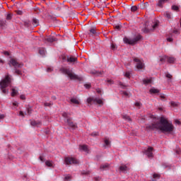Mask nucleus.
<instances>
[{"label": "nucleus", "mask_w": 181, "mask_h": 181, "mask_svg": "<svg viewBox=\"0 0 181 181\" xmlns=\"http://www.w3.org/2000/svg\"><path fill=\"white\" fill-rule=\"evenodd\" d=\"M141 40V35H137V36H134V38L124 37L123 38V42L130 45H134V44H136V42H139V40Z\"/></svg>", "instance_id": "5"}, {"label": "nucleus", "mask_w": 181, "mask_h": 181, "mask_svg": "<svg viewBox=\"0 0 181 181\" xmlns=\"http://www.w3.org/2000/svg\"><path fill=\"white\" fill-rule=\"evenodd\" d=\"M119 170L121 171L122 173H127V171L129 170V168H127V165L122 164L119 167Z\"/></svg>", "instance_id": "14"}, {"label": "nucleus", "mask_w": 181, "mask_h": 181, "mask_svg": "<svg viewBox=\"0 0 181 181\" xmlns=\"http://www.w3.org/2000/svg\"><path fill=\"white\" fill-rule=\"evenodd\" d=\"M90 74H93L95 76H102V71H90Z\"/></svg>", "instance_id": "21"}, {"label": "nucleus", "mask_w": 181, "mask_h": 181, "mask_svg": "<svg viewBox=\"0 0 181 181\" xmlns=\"http://www.w3.org/2000/svg\"><path fill=\"white\" fill-rule=\"evenodd\" d=\"M11 82H12V78H11L9 75H6V78L1 80L0 89L3 94H7V93H8V90H7V87H9V83Z\"/></svg>", "instance_id": "2"}, {"label": "nucleus", "mask_w": 181, "mask_h": 181, "mask_svg": "<svg viewBox=\"0 0 181 181\" xmlns=\"http://www.w3.org/2000/svg\"><path fill=\"white\" fill-rule=\"evenodd\" d=\"M160 62L161 63L167 62L173 64L176 63V58H174L173 57L163 56L160 57Z\"/></svg>", "instance_id": "6"}, {"label": "nucleus", "mask_w": 181, "mask_h": 181, "mask_svg": "<svg viewBox=\"0 0 181 181\" xmlns=\"http://www.w3.org/2000/svg\"><path fill=\"white\" fill-rule=\"evenodd\" d=\"M160 178V175L158 174H153V180Z\"/></svg>", "instance_id": "41"}, {"label": "nucleus", "mask_w": 181, "mask_h": 181, "mask_svg": "<svg viewBox=\"0 0 181 181\" xmlns=\"http://www.w3.org/2000/svg\"><path fill=\"white\" fill-rule=\"evenodd\" d=\"M16 107H19V103L16 101L12 102V110H16Z\"/></svg>", "instance_id": "25"}, {"label": "nucleus", "mask_w": 181, "mask_h": 181, "mask_svg": "<svg viewBox=\"0 0 181 181\" xmlns=\"http://www.w3.org/2000/svg\"><path fill=\"white\" fill-rule=\"evenodd\" d=\"M15 74L17 75H21V71L19 69H15Z\"/></svg>", "instance_id": "46"}, {"label": "nucleus", "mask_w": 181, "mask_h": 181, "mask_svg": "<svg viewBox=\"0 0 181 181\" xmlns=\"http://www.w3.org/2000/svg\"><path fill=\"white\" fill-rule=\"evenodd\" d=\"M109 168V164H103V165H100V170H107V168Z\"/></svg>", "instance_id": "26"}, {"label": "nucleus", "mask_w": 181, "mask_h": 181, "mask_svg": "<svg viewBox=\"0 0 181 181\" xmlns=\"http://www.w3.org/2000/svg\"><path fill=\"white\" fill-rule=\"evenodd\" d=\"M30 126L33 127H40V126H42V122L36 120L30 121Z\"/></svg>", "instance_id": "15"}, {"label": "nucleus", "mask_w": 181, "mask_h": 181, "mask_svg": "<svg viewBox=\"0 0 181 181\" xmlns=\"http://www.w3.org/2000/svg\"><path fill=\"white\" fill-rule=\"evenodd\" d=\"M65 165H78V160L72 157H65Z\"/></svg>", "instance_id": "8"}, {"label": "nucleus", "mask_w": 181, "mask_h": 181, "mask_svg": "<svg viewBox=\"0 0 181 181\" xmlns=\"http://www.w3.org/2000/svg\"><path fill=\"white\" fill-rule=\"evenodd\" d=\"M178 34V31L174 30V35Z\"/></svg>", "instance_id": "64"}, {"label": "nucleus", "mask_w": 181, "mask_h": 181, "mask_svg": "<svg viewBox=\"0 0 181 181\" xmlns=\"http://www.w3.org/2000/svg\"><path fill=\"white\" fill-rule=\"evenodd\" d=\"M51 72V67L47 68V73Z\"/></svg>", "instance_id": "57"}, {"label": "nucleus", "mask_w": 181, "mask_h": 181, "mask_svg": "<svg viewBox=\"0 0 181 181\" xmlns=\"http://www.w3.org/2000/svg\"><path fill=\"white\" fill-rule=\"evenodd\" d=\"M5 116H4L3 115H0V120L3 119V118H4Z\"/></svg>", "instance_id": "59"}, {"label": "nucleus", "mask_w": 181, "mask_h": 181, "mask_svg": "<svg viewBox=\"0 0 181 181\" xmlns=\"http://www.w3.org/2000/svg\"><path fill=\"white\" fill-rule=\"evenodd\" d=\"M174 124H176V125H180V121H178V119L174 120Z\"/></svg>", "instance_id": "48"}, {"label": "nucleus", "mask_w": 181, "mask_h": 181, "mask_svg": "<svg viewBox=\"0 0 181 181\" xmlns=\"http://www.w3.org/2000/svg\"><path fill=\"white\" fill-rule=\"evenodd\" d=\"M90 136H97V132L90 133Z\"/></svg>", "instance_id": "52"}, {"label": "nucleus", "mask_w": 181, "mask_h": 181, "mask_svg": "<svg viewBox=\"0 0 181 181\" xmlns=\"http://www.w3.org/2000/svg\"><path fill=\"white\" fill-rule=\"evenodd\" d=\"M12 19V14H8V16H6V20H11Z\"/></svg>", "instance_id": "43"}, {"label": "nucleus", "mask_w": 181, "mask_h": 181, "mask_svg": "<svg viewBox=\"0 0 181 181\" xmlns=\"http://www.w3.org/2000/svg\"><path fill=\"white\" fill-rule=\"evenodd\" d=\"M31 110L30 107L26 109V114L23 113V112H19V117H23V115H30Z\"/></svg>", "instance_id": "16"}, {"label": "nucleus", "mask_w": 181, "mask_h": 181, "mask_svg": "<svg viewBox=\"0 0 181 181\" xmlns=\"http://www.w3.org/2000/svg\"><path fill=\"white\" fill-rule=\"evenodd\" d=\"M119 87L121 88V89L124 90L125 88L127 87L125 84L122 83V82H119Z\"/></svg>", "instance_id": "28"}, {"label": "nucleus", "mask_w": 181, "mask_h": 181, "mask_svg": "<svg viewBox=\"0 0 181 181\" xmlns=\"http://www.w3.org/2000/svg\"><path fill=\"white\" fill-rule=\"evenodd\" d=\"M134 107H137V109L141 108V103H139V102L134 103Z\"/></svg>", "instance_id": "34"}, {"label": "nucleus", "mask_w": 181, "mask_h": 181, "mask_svg": "<svg viewBox=\"0 0 181 181\" xmlns=\"http://www.w3.org/2000/svg\"><path fill=\"white\" fill-rule=\"evenodd\" d=\"M51 103H45V107H50Z\"/></svg>", "instance_id": "51"}, {"label": "nucleus", "mask_w": 181, "mask_h": 181, "mask_svg": "<svg viewBox=\"0 0 181 181\" xmlns=\"http://www.w3.org/2000/svg\"><path fill=\"white\" fill-rule=\"evenodd\" d=\"M121 94L123 95V96H125V97L129 96V93H127V92H125V91H121Z\"/></svg>", "instance_id": "44"}, {"label": "nucleus", "mask_w": 181, "mask_h": 181, "mask_svg": "<svg viewBox=\"0 0 181 181\" xmlns=\"http://www.w3.org/2000/svg\"><path fill=\"white\" fill-rule=\"evenodd\" d=\"M1 28L5 27V21H0Z\"/></svg>", "instance_id": "45"}, {"label": "nucleus", "mask_w": 181, "mask_h": 181, "mask_svg": "<svg viewBox=\"0 0 181 181\" xmlns=\"http://www.w3.org/2000/svg\"><path fill=\"white\" fill-rule=\"evenodd\" d=\"M37 25H38L37 19L33 18V26H37Z\"/></svg>", "instance_id": "40"}, {"label": "nucleus", "mask_w": 181, "mask_h": 181, "mask_svg": "<svg viewBox=\"0 0 181 181\" xmlns=\"http://www.w3.org/2000/svg\"><path fill=\"white\" fill-rule=\"evenodd\" d=\"M173 41V35L170 34L169 35H167V42H171Z\"/></svg>", "instance_id": "23"}, {"label": "nucleus", "mask_w": 181, "mask_h": 181, "mask_svg": "<svg viewBox=\"0 0 181 181\" xmlns=\"http://www.w3.org/2000/svg\"><path fill=\"white\" fill-rule=\"evenodd\" d=\"M112 50H116V45L112 44Z\"/></svg>", "instance_id": "53"}, {"label": "nucleus", "mask_w": 181, "mask_h": 181, "mask_svg": "<svg viewBox=\"0 0 181 181\" xmlns=\"http://www.w3.org/2000/svg\"><path fill=\"white\" fill-rule=\"evenodd\" d=\"M90 173V172L88 171V170H83L81 171V175H88V174Z\"/></svg>", "instance_id": "36"}, {"label": "nucleus", "mask_w": 181, "mask_h": 181, "mask_svg": "<svg viewBox=\"0 0 181 181\" xmlns=\"http://www.w3.org/2000/svg\"><path fill=\"white\" fill-rule=\"evenodd\" d=\"M10 90L12 91L11 93H10V95L12 97L16 96V94H18V91H16V89L14 88H12Z\"/></svg>", "instance_id": "22"}, {"label": "nucleus", "mask_w": 181, "mask_h": 181, "mask_svg": "<svg viewBox=\"0 0 181 181\" xmlns=\"http://www.w3.org/2000/svg\"><path fill=\"white\" fill-rule=\"evenodd\" d=\"M19 99L25 100V95H19Z\"/></svg>", "instance_id": "49"}, {"label": "nucleus", "mask_w": 181, "mask_h": 181, "mask_svg": "<svg viewBox=\"0 0 181 181\" xmlns=\"http://www.w3.org/2000/svg\"><path fill=\"white\" fill-rule=\"evenodd\" d=\"M134 67L137 68L139 70L144 69V61H141V59L139 58H134Z\"/></svg>", "instance_id": "9"}, {"label": "nucleus", "mask_w": 181, "mask_h": 181, "mask_svg": "<svg viewBox=\"0 0 181 181\" xmlns=\"http://www.w3.org/2000/svg\"><path fill=\"white\" fill-rule=\"evenodd\" d=\"M37 52H39L40 55L44 56V54H45V50H44V48H40Z\"/></svg>", "instance_id": "27"}, {"label": "nucleus", "mask_w": 181, "mask_h": 181, "mask_svg": "<svg viewBox=\"0 0 181 181\" xmlns=\"http://www.w3.org/2000/svg\"><path fill=\"white\" fill-rule=\"evenodd\" d=\"M40 161L45 162V165L47 167L53 168V163L49 160L44 161V158L42 156H40Z\"/></svg>", "instance_id": "13"}, {"label": "nucleus", "mask_w": 181, "mask_h": 181, "mask_svg": "<svg viewBox=\"0 0 181 181\" xmlns=\"http://www.w3.org/2000/svg\"><path fill=\"white\" fill-rule=\"evenodd\" d=\"M62 116L63 119H64L65 124H68V127H70V130L76 129V124L72 122V118L69 117V113L63 112Z\"/></svg>", "instance_id": "4"}, {"label": "nucleus", "mask_w": 181, "mask_h": 181, "mask_svg": "<svg viewBox=\"0 0 181 181\" xmlns=\"http://www.w3.org/2000/svg\"><path fill=\"white\" fill-rule=\"evenodd\" d=\"M79 151L88 153V146L86 145L79 146Z\"/></svg>", "instance_id": "17"}, {"label": "nucleus", "mask_w": 181, "mask_h": 181, "mask_svg": "<svg viewBox=\"0 0 181 181\" xmlns=\"http://www.w3.org/2000/svg\"><path fill=\"white\" fill-rule=\"evenodd\" d=\"M165 76L167 77V78H171V75L169 74H165Z\"/></svg>", "instance_id": "54"}, {"label": "nucleus", "mask_w": 181, "mask_h": 181, "mask_svg": "<svg viewBox=\"0 0 181 181\" xmlns=\"http://www.w3.org/2000/svg\"><path fill=\"white\" fill-rule=\"evenodd\" d=\"M130 11H132V12L136 11V6H132V7H130Z\"/></svg>", "instance_id": "38"}, {"label": "nucleus", "mask_w": 181, "mask_h": 181, "mask_svg": "<svg viewBox=\"0 0 181 181\" xmlns=\"http://www.w3.org/2000/svg\"><path fill=\"white\" fill-rule=\"evenodd\" d=\"M148 92H150L152 94H156L157 93H158V90H157V89L155 88H151V90H148Z\"/></svg>", "instance_id": "32"}, {"label": "nucleus", "mask_w": 181, "mask_h": 181, "mask_svg": "<svg viewBox=\"0 0 181 181\" xmlns=\"http://www.w3.org/2000/svg\"><path fill=\"white\" fill-rule=\"evenodd\" d=\"M45 41H46L47 42H49V43L56 42V37H48L47 38H45Z\"/></svg>", "instance_id": "19"}, {"label": "nucleus", "mask_w": 181, "mask_h": 181, "mask_svg": "<svg viewBox=\"0 0 181 181\" xmlns=\"http://www.w3.org/2000/svg\"><path fill=\"white\" fill-rule=\"evenodd\" d=\"M172 10L174 11H178V6H172Z\"/></svg>", "instance_id": "42"}, {"label": "nucleus", "mask_w": 181, "mask_h": 181, "mask_svg": "<svg viewBox=\"0 0 181 181\" xmlns=\"http://www.w3.org/2000/svg\"><path fill=\"white\" fill-rule=\"evenodd\" d=\"M3 54L6 55V56H8L9 53L7 52H3Z\"/></svg>", "instance_id": "56"}, {"label": "nucleus", "mask_w": 181, "mask_h": 181, "mask_svg": "<svg viewBox=\"0 0 181 181\" xmlns=\"http://www.w3.org/2000/svg\"><path fill=\"white\" fill-rule=\"evenodd\" d=\"M88 32L90 33V35H97V32L95 31V28H90V30H88Z\"/></svg>", "instance_id": "30"}, {"label": "nucleus", "mask_w": 181, "mask_h": 181, "mask_svg": "<svg viewBox=\"0 0 181 181\" xmlns=\"http://www.w3.org/2000/svg\"><path fill=\"white\" fill-rule=\"evenodd\" d=\"M165 17L167 18V19H171V13L165 12Z\"/></svg>", "instance_id": "31"}, {"label": "nucleus", "mask_w": 181, "mask_h": 181, "mask_svg": "<svg viewBox=\"0 0 181 181\" xmlns=\"http://www.w3.org/2000/svg\"><path fill=\"white\" fill-rule=\"evenodd\" d=\"M144 155H146V157L148 158H153V148L148 147L144 150Z\"/></svg>", "instance_id": "11"}, {"label": "nucleus", "mask_w": 181, "mask_h": 181, "mask_svg": "<svg viewBox=\"0 0 181 181\" xmlns=\"http://www.w3.org/2000/svg\"><path fill=\"white\" fill-rule=\"evenodd\" d=\"M164 4V0H159L158 1V6L162 7V5Z\"/></svg>", "instance_id": "35"}, {"label": "nucleus", "mask_w": 181, "mask_h": 181, "mask_svg": "<svg viewBox=\"0 0 181 181\" xmlns=\"http://www.w3.org/2000/svg\"><path fill=\"white\" fill-rule=\"evenodd\" d=\"M155 29H157V21L153 22L151 25H146V33L155 30Z\"/></svg>", "instance_id": "12"}, {"label": "nucleus", "mask_w": 181, "mask_h": 181, "mask_svg": "<svg viewBox=\"0 0 181 181\" xmlns=\"http://www.w3.org/2000/svg\"><path fill=\"white\" fill-rule=\"evenodd\" d=\"M61 73L68 76V78H70V80H75L81 81V76H78L74 73H72L71 70L65 68H61Z\"/></svg>", "instance_id": "3"}, {"label": "nucleus", "mask_w": 181, "mask_h": 181, "mask_svg": "<svg viewBox=\"0 0 181 181\" xmlns=\"http://www.w3.org/2000/svg\"><path fill=\"white\" fill-rule=\"evenodd\" d=\"M153 80H151V78L144 79V84L145 85L151 84Z\"/></svg>", "instance_id": "24"}, {"label": "nucleus", "mask_w": 181, "mask_h": 181, "mask_svg": "<svg viewBox=\"0 0 181 181\" xmlns=\"http://www.w3.org/2000/svg\"><path fill=\"white\" fill-rule=\"evenodd\" d=\"M86 103L92 105H102V99L98 98H88V99H86Z\"/></svg>", "instance_id": "7"}, {"label": "nucleus", "mask_w": 181, "mask_h": 181, "mask_svg": "<svg viewBox=\"0 0 181 181\" xmlns=\"http://www.w3.org/2000/svg\"><path fill=\"white\" fill-rule=\"evenodd\" d=\"M17 15H21V11H17Z\"/></svg>", "instance_id": "63"}, {"label": "nucleus", "mask_w": 181, "mask_h": 181, "mask_svg": "<svg viewBox=\"0 0 181 181\" xmlns=\"http://www.w3.org/2000/svg\"><path fill=\"white\" fill-rule=\"evenodd\" d=\"M70 103L72 105H78V99L76 98H70Z\"/></svg>", "instance_id": "20"}, {"label": "nucleus", "mask_w": 181, "mask_h": 181, "mask_svg": "<svg viewBox=\"0 0 181 181\" xmlns=\"http://www.w3.org/2000/svg\"><path fill=\"white\" fill-rule=\"evenodd\" d=\"M160 98L164 99V95H160Z\"/></svg>", "instance_id": "62"}, {"label": "nucleus", "mask_w": 181, "mask_h": 181, "mask_svg": "<svg viewBox=\"0 0 181 181\" xmlns=\"http://www.w3.org/2000/svg\"><path fill=\"white\" fill-rule=\"evenodd\" d=\"M96 92H98V93H99V94H100V93H101V92H102V90H100V89H98V90H96Z\"/></svg>", "instance_id": "61"}, {"label": "nucleus", "mask_w": 181, "mask_h": 181, "mask_svg": "<svg viewBox=\"0 0 181 181\" xmlns=\"http://www.w3.org/2000/svg\"><path fill=\"white\" fill-rule=\"evenodd\" d=\"M176 154H180V150L176 149Z\"/></svg>", "instance_id": "58"}, {"label": "nucleus", "mask_w": 181, "mask_h": 181, "mask_svg": "<svg viewBox=\"0 0 181 181\" xmlns=\"http://www.w3.org/2000/svg\"><path fill=\"white\" fill-rule=\"evenodd\" d=\"M107 83H109V85L113 84V81L110 79L107 80Z\"/></svg>", "instance_id": "50"}, {"label": "nucleus", "mask_w": 181, "mask_h": 181, "mask_svg": "<svg viewBox=\"0 0 181 181\" xmlns=\"http://www.w3.org/2000/svg\"><path fill=\"white\" fill-rule=\"evenodd\" d=\"M84 88L86 89L90 88V84H88V83L84 84Z\"/></svg>", "instance_id": "47"}, {"label": "nucleus", "mask_w": 181, "mask_h": 181, "mask_svg": "<svg viewBox=\"0 0 181 181\" xmlns=\"http://www.w3.org/2000/svg\"><path fill=\"white\" fill-rule=\"evenodd\" d=\"M170 105H172V107H176L177 104L175 102L170 103Z\"/></svg>", "instance_id": "55"}, {"label": "nucleus", "mask_w": 181, "mask_h": 181, "mask_svg": "<svg viewBox=\"0 0 181 181\" xmlns=\"http://www.w3.org/2000/svg\"><path fill=\"white\" fill-rule=\"evenodd\" d=\"M8 65H10V66L15 67V69H21V67L23 66V64L16 62V60L14 59H10Z\"/></svg>", "instance_id": "10"}, {"label": "nucleus", "mask_w": 181, "mask_h": 181, "mask_svg": "<svg viewBox=\"0 0 181 181\" xmlns=\"http://www.w3.org/2000/svg\"><path fill=\"white\" fill-rule=\"evenodd\" d=\"M105 148H109V140L105 139Z\"/></svg>", "instance_id": "39"}, {"label": "nucleus", "mask_w": 181, "mask_h": 181, "mask_svg": "<svg viewBox=\"0 0 181 181\" xmlns=\"http://www.w3.org/2000/svg\"><path fill=\"white\" fill-rule=\"evenodd\" d=\"M65 61H68L69 63H74L76 62V58L73 57H69L68 58H65Z\"/></svg>", "instance_id": "18"}, {"label": "nucleus", "mask_w": 181, "mask_h": 181, "mask_svg": "<svg viewBox=\"0 0 181 181\" xmlns=\"http://www.w3.org/2000/svg\"><path fill=\"white\" fill-rule=\"evenodd\" d=\"M4 62L3 59H0V66H3Z\"/></svg>", "instance_id": "60"}, {"label": "nucleus", "mask_w": 181, "mask_h": 181, "mask_svg": "<svg viewBox=\"0 0 181 181\" xmlns=\"http://www.w3.org/2000/svg\"><path fill=\"white\" fill-rule=\"evenodd\" d=\"M147 130L160 131L164 134H173V124L171 122L166 120L164 117H160V120L153 122V124L146 125Z\"/></svg>", "instance_id": "1"}, {"label": "nucleus", "mask_w": 181, "mask_h": 181, "mask_svg": "<svg viewBox=\"0 0 181 181\" xmlns=\"http://www.w3.org/2000/svg\"><path fill=\"white\" fill-rule=\"evenodd\" d=\"M123 119H125V121H131V119H129V117L127 115H123Z\"/></svg>", "instance_id": "37"}, {"label": "nucleus", "mask_w": 181, "mask_h": 181, "mask_svg": "<svg viewBox=\"0 0 181 181\" xmlns=\"http://www.w3.org/2000/svg\"><path fill=\"white\" fill-rule=\"evenodd\" d=\"M71 179H72V177L69 175H65V177H63V181H69Z\"/></svg>", "instance_id": "29"}, {"label": "nucleus", "mask_w": 181, "mask_h": 181, "mask_svg": "<svg viewBox=\"0 0 181 181\" xmlns=\"http://www.w3.org/2000/svg\"><path fill=\"white\" fill-rule=\"evenodd\" d=\"M130 75H131V73L129 71H127L124 74H123V76H124L127 78H129Z\"/></svg>", "instance_id": "33"}]
</instances>
